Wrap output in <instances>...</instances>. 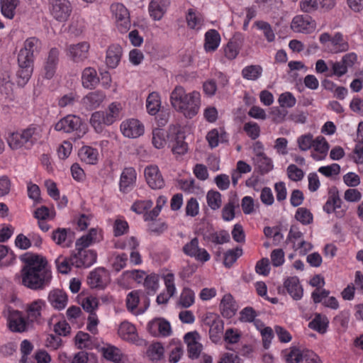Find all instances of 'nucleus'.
I'll list each match as a JSON object with an SVG mask.
<instances>
[{"label":"nucleus","instance_id":"obj_18","mask_svg":"<svg viewBox=\"0 0 363 363\" xmlns=\"http://www.w3.org/2000/svg\"><path fill=\"white\" fill-rule=\"evenodd\" d=\"M205 323L209 326L210 338L213 342H217L223 331V322L216 314L208 313L205 318Z\"/></svg>","mask_w":363,"mask_h":363},{"label":"nucleus","instance_id":"obj_60","mask_svg":"<svg viewBox=\"0 0 363 363\" xmlns=\"http://www.w3.org/2000/svg\"><path fill=\"white\" fill-rule=\"evenodd\" d=\"M277 101L281 108H291L296 105V99L292 93L285 91L279 96Z\"/></svg>","mask_w":363,"mask_h":363},{"label":"nucleus","instance_id":"obj_20","mask_svg":"<svg viewBox=\"0 0 363 363\" xmlns=\"http://www.w3.org/2000/svg\"><path fill=\"white\" fill-rule=\"evenodd\" d=\"M60 52L56 48L50 49L48 57L45 60L43 70V75L46 79L54 77L59 61Z\"/></svg>","mask_w":363,"mask_h":363},{"label":"nucleus","instance_id":"obj_56","mask_svg":"<svg viewBox=\"0 0 363 363\" xmlns=\"http://www.w3.org/2000/svg\"><path fill=\"white\" fill-rule=\"evenodd\" d=\"M164 349L160 342H155L150 345L147 349V354L152 361H158L163 358Z\"/></svg>","mask_w":363,"mask_h":363},{"label":"nucleus","instance_id":"obj_28","mask_svg":"<svg viewBox=\"0 0 363 363\" xmlns=\"http://www.w3.org/2000/svg\"><path fill=\"white\" fill-rule=\"evenodd\" d=\"M137 178V174L134 168H125L120 178V190L124 193L129 191L135 185Z\"/></svg>","mask_w":363,"mask_h":363},{"label":"nucleus","instance_id":"obj_33","mask_svg":"<svg viewBox=\"0 0 363 363\" xmlns=\"http://www.w3.org/2000/svg\"><path fill=\"white\" fill-rule=\"evenodd\" d=\"M243 41V37L241 34H236L227 43L224 48L225 56L228 60H234L239 54L240 48Z\"/></svg>","mask_w":363,"mask_h":363},{"label":"nucleus","instance_id":"obj_47","mask_svg":"<svg viewBox=\"0 0 363 363\" xmlns=\"http://www.w3.org/2000/svg\"><path fill=\"white\" fill-rule=\"evenodd\" d=\"M262 67L258 65H252L245 67L241 72L242 77L247 80L256 81L262 74Z\"/></svg>","mask_w":363,"mask_h":363},{"label":"nucleus","instance_id":"obj_23","mask_svg":"<svg viewBox=\"0 0 363 363\" xmlns=\"http://www.w3.org/2000/svg\"><path fill=\"white\" fill-rule=\"evenodd\" d=\"M329 147V144L324 137H316L312 146L313 151L311 155V157L316 161L325 160L328 155Z\"/></svg>","mask_w":363,"mask_h":363},{"label":"nucleus","instance_id":"obj_37","mask_svg":"<svg viewBox=\"0 0 363 363\" xmlns=\"http://www.w3.org/2000/svg\"><path fill=\"white\" fill-rule=\"evenodd\" d=\"M189 93L187 94L182 86H177L171 93L170 102L172 106L178 111L188 99Z\"/></svg>","mask_w":363,"mask_h":363},{"label":"nucleus","instance_id":"obj_44","mask_svg":"<svg viewBox=\"0 0 363 363\" xmlns=\"http://www.w3.org/2000/svg\"><path fill=\"white\" fill-rule=\"evenodd\" d=\"M283 354L287 363H300L306 356L303 351L296 347H291L284 350Z\"/></svg>","mask_w":363,"mask_h":363},{"label":"nucleus","instance_id":"obj_5","mask_svg":"<svg viewBox=\"0 0 363 363\" xmlns=\"http://www.w3.org/2000/svg\"><path fill=\"white\" fill-rule=\"evenodd\" d=\"M55 130L67 133L76 132L78 138L86 133V128L81 118L76 115H67L61 118L55 123Z\"/></svg>","mask_w":363,"mask_h":363},{"label":"nucleus","instance_id":"obj_14","mask_svg":"<svg viewBox=\"0 0 363 363\" xmlns=\"http://www.w3.org/2000/svg\"><path fill=\"white\" fill-rule=\"evenodd\" d=\"M144 176L147 184L151 189H160L164 186V180L157 165L147 166L144 169Z\"/></svg>","mask_w":363,"mask_h":363},{"label":"nucleus","instance_id":"obj_10","mask_svg":"<svg viewBox=\"0 0 363 363\" xmlns=\"http://www.w3.org/2000/svg\"><path fill=\"white\" fill-rule=\"evenodd\" d=\"M182 250L186 255L194 257L201 262H206L211 259V255L207 250L199 247L197 238L191 239L190 242L185 244Z\"/></svg>","mask_w":363,"mask_h":363},{"label":"nucleus","instance_id":"obj_35","mask_svg":"<svg viewBox=\"0 0 363 363\" xmlns=\"http://www.w3.org/2000/svg\"><path fill=\"white\" fill-rule=\"evenodd\" d=\"M186 21L189 29L196 31L201 30L204 25L203 16L193 9H188L186 15Z\"/></svg>","mask_w":363,"mask_h":363},{"label":"nucleus","instance_id":"obj_53","mask_svg":"<svg viewBox=\"0 0 363 363\" xmlns=\"http://www.w3.org/2000/svg\"><path fill=\"white\" fill-rule=\"evenodd\" d=\"M342 201L337 194H330L325 205L323 206V211L328 214L335 211L337 209L341 208Z\"/></svg>","mask_w":363,"mask_h":363},{"label":"nucleus","instance_id":"obj_36","mask_svg":"<svg viewBox=\"0 0 363 363\" xmlns=\"http://www.w3.org/2000/svg\"><path fill=\"white\" fill-rule=\"evenodd\" d=\"M122 48L119 45H112L106 52V63L110 68H116L121 61Z\"/></svg>","mask_w":363,"mask_h":363},{"label":"nucleus","instance_id":"obj_27","mask_svg":"<svg viewBox=\"0 0 363 363\" xmlns=\"http://www.w3.org/2000/svg\"><path fill=\"white\" fill-rule=\"evenodd\" d=\"M284 289L294 300H300L303 297V289L297 277H290L284 281Z\"/></svg>","mask_w":363,"mask_h":363},{"label":"nucleus","instance_id":"obj_39","mask_svg":"<svg viewBox=\"0 0 363 363\" xmlns=\"http://www.w3.org/2000/svg\"><path fill=\"white\" fill-rule=\"evenodd\" d=\"M220 43V36L218 32L215 29H211L205 34L204 48L206 52H213L219 46Z\"/></svg>","mask_w":363,"mask_h":363},{"label":"nucleus","instance_id":"obj_13","mask_svg":"<svg viewBox=\"0 0 363 363\" xmlns=\"http://www.w3.org/2000/svg\"><path fill=\"white\" fill-rule=\"evenodd\" d=\"M88 284L92 289H104L110 282V277L107 270L98 267L89 273Z\"/></svg>","mask_w":363,"mask_h":363},{"label":"nucleus","instance_id":"obj_46","mask_svg":"<svg viewBox=\"0 0 363 363\" xmlns=\"http://www.w3.org/2000/svg\"><path fill=\"white\" fill-rule=\"evenodd\" d=\"M90 124L97 133H101L106 125V119L102 111L94 112L90 118Z\"/></svg>","mask_w":363,"mask_h":363},{"label":"nucleus","instance_id":"obj_30","mask_svg":"<svg viewBox=\"0 0 363 363\" xmlns=\"http://www.w3.org/2000/svg\"><path fill=\"white\" fill-rule=\"evenodd\" d=\"M106 119V125H111L123 116V106L119 102H112L105 111H102Z\"/></svg>","mask_w":363,"mask_h":363},{"label":"nucleus","instance_id":"obj_62","mask_svg":"<svg viewBox=\"0 0 363 363\" xmlns=\"http://www.w3.org/2000/svg\"><path fill=\"white\" fill-rule=\"evenodd\" d=\"M314 140L311 133H306L298 136L296 143L299 150L306 152L312 148Z\"/></svg>","mask_w":363,"mask_h":363},{"label":"nucleus","instance_id":"obj_42","mask_svg":"<svg viewBox=\"0 0 363 363\" xmlns=\"http://www.w3.org/2000/svg\"><path fill=\"white\" fill-rule=\"evenodd\" d=\"M79 155L80 159L86 164H94L98 161L99 152L90 146H84L80 149Z\"/></svg>","mask_w":363,"mask_h":363},{"label":"nucleus","instance_id":"obj_21","mask_svg":"<svg viewBox=\"0 0 363 363\" xmlns=\"http://www.w3.org/2000/svg\"><path fill=\"white\" fill-rule=\"evenodd\" d=\"M170 5V0H151L148 5V11L154 21H160L166 13Z\"/></svg>","mask_w":363,"mask_h":363},{"label":"nucleus","instance_id":"obj_8","mask_svg":"<svg viewBox=\"0 0 363 363\" xmlns=\"http://www.w3.org/2000/svg\"><path fill=\"white\" fill-rule=\"evenodd\" d=\"M290 27L294 33L311 34L316 28V22L311 16L298 14L292 18Z\"/></svg>","mask_w":363,"mask_h":363},{"label":"nucleus","instance_id":"obj_24","mask_svg":"<svg viewBox=\"0 0 363 363\" xmlns=\"http://www.w3.org/2000/svg\"><path fill=\"white\" fill-rule=\"evenodd\" d=\"M164 281L166 288V292L160 293L157 296L156 301L158 304H165L169 299L176 293L174 284V276L172 273H167L164 276Z\"/></svg>","mask_w":363,"mask_h":363},{"label":"nucleus","instance_id":"obj_25","mask_svg":"<svg viewBox=\"0 0 363 363\" xmlns=\"http://www.w3.org/2000/svg\"><path fill=\"white\" fill-rule=\"evenodd\" d=\"M220 310L222 315L226 318H231L236 314L238 305L230 294H226L223 296L220 303Z\"/></svg>","mask_w":363,"mask_h":363},{"label":"nucleus","instance_id":"obj_3","mask_svg":"<svg viewBox=\"0 0 363 363\" xmlns=\"http://www.w3.org/2000/svg\"><path fill=\"white\" fill-rule=\"evenodd\" d=\"M319 41L328 52L337 54L349 50V43L340 32H336L333 36L328 33H323L319 37Z\"/></svg>","mask_w":363,"mask_h":363},{"label":"nucleus","instance_id":"obj_51","mask_svg":"<svg viewBox=\"0 0 363 363\" xmlns=\"http://www.w3.org/2000/svg\"><path fill=\"white\" fill-rule=\"evenodd\" d=\"M161 106L160 97L158 93L152 92L146 100V108L150 115H155L160 110Z\"/></svg>","mask_w":363,"mask_h":363},{"label":"nucleus","instance_id":"obj_15","mask_svg":"<svg viewBox=\"0 0 363 363\" xmlns=\"http://www.w3.org/2000/svg\"><path fill=\"white\" fill-rule=\"evenodd\" d=\"M122 134L128 138H136L144 133V126L138 119L129 118L120 125Z\"/></svg>","mask_w":363,"mask_h":363},{"label":"nucleus","instance_id":"obj_17","mask_svg":"<svg viewBox=\"0 0 363 363\" xmlns=\"http://www.w3.org/2000/svg\"><path fill=\"white\" fill-rule=\"evenodd\" d=\"M140 294L141 292L140 291L134 290L128 293L126 297V307L128 311L136 315L143 314L150 305V301L147 299L143 308L138 306Z\"/></svg>","mask_w":363,"mask_h":363},{"label":"nucleus","instance_id":"obj_64","mask_svg":"<svg viewBox=\"0 0 363 363\" xmlns=\"http://www.w3.org/2000/svg\"><path fill=\"white\" fill-rule=\"evenodd\" d=\"M55 264L58 272L61 274H67L71 271L73 265L71 264V256L69 257L59 255L55 259Z\"/></svg>","mask_w":363,"mask_h":363},{"label":"nucleus","instance_id":"obj_61","mask_svg":"<svg viewBox=\"0 0 363 363\" xmlns=\"http://www.w3.org/2000/svg\"><path fill=\"white\" fill-rule=\"evenodd\" d=\"M194 292L189 288H185L181 293L179 305L182 308H189L194 303Z\"/></svg>","mask_w":363,"mask_h":363},{"label":"nucleus","instance_id":"obj_34","mask_svg":"<svg viewBox=\"0 0 363 363\" xmlns=\"http://www.w3.org/2000/svg\"><path fill=\"white\" fill-rule=\"evenodd\" d=\"M99 82V78L96 69L93 67H86L82 74V86L86 89H92Z\"/></svg>","mask_w":363,"mask_h":363},{"label":"nucleus","instance_id":"obj_32","mask_svg":"<svg viewBox=\"0 0 363 363\" xmlns=\"http://www.w3.org/2000/svg\"><path fill=\"white\" fill-rule=\"evenodd\" d=\"M48 298L50 305L59 311L64 309L68 301L67 294L58 289L50 291Z\"/></svg>","mask_w":363,"mask_h":363},{"label":"nucleus","instance_id":"obj_48","mask_svg":"<svg viewBox=\"0 0 363 363\" xmlns=\"http://www.w3.org/2000/svg\"><path fill=\"white\" fill-rule=\"evenodd\" d=\"M33 72V67L18 65L16 82L18 86H24L29 81Z\"/></svg>","mask_w":363,"mask_h":363},{"label":"nucleus","instance_id":"obj_52","mask_svg":"<svg viewBox=\"0 0 363 363\" xmlns=\"http://www.w3.org/2000/svg\"><path fill=\"white\" fill-rule=\"evenodd\" d=\"M206 202L211 210H218L222 205L221 194L215 190L208 191L206 194Z\"/></svg>","mask_w":363,"mask_h":363},{"label":"nucleus","instance_id":"obj_11","mask_svg":"<svg viewBox=\"0 0 363 363\" xmlns=\"http://www.w3.org/2000/svg\"><path fill=\"white\" fill-rule=\"evenodd\" d=\"M90 45L87 42H80L67 46V56L74 62L79 63L87 59Z\"/></svg>","mask_w":363,"mask_h":363},{"label":"nucleus","instance_id":"obj_7","mask_svg":"<svg viewBox=\"0 0 363 363\" xmlns=\"http://www.w3.org/2000/svg\"><path fill=\"white\" fill-rule=\"evenodd\" d=\"M97 254L93 250L77 247L71 254V264L77 268L89 267L96 262Z\"/></svg>","mask_w":363,"mask_h":363},{"label":"nucleus","instance_id":"obj_50","mask_svg":"<svg viewBox=\"0 0 363 363\" xmlns=\"http://www.w3.org/2000/svg\"><path fill=\"white\" fill-rule=\"evenodd\" d=\"M255 162L262 174H266L273 169L272 160L263 152L257 154Z\"/></svg>","mask_w":363,"mask_h":363},{"label":"nucleus","instance_id":"obj_45","mask_svg":"<svg viewBox=\"0 0 363 363\" xmlns=\"http://www.w3.org/2000/svg\"><path fill=\"white\" fill-rule=\"evenodd\" d=\"M75 345L79 349H93L96 344L91 337L86 333L79 331L75 336Z\"/></svg>","mask_w":363,"mask_h":363},{"label":"nucleus","instance_id":"obj_49","mask_svg":"<svg viewBox=\"0 0 363 363\" xmlns=\"http://www.w3.org/2000/svg\"><path fill=\"white\" fill-rule=\"evenodd\" d=\"M7 142L12 150L27 149V143L25 142V138L21 131L12 133L8 137Z\"/></svg>","mask_w":363,"mask_h":363},{"label":"nucleus","instance_id":"obj_57","mask_svg":"<svg viewBox=\"0 0 363 363\" xmlns=\"http://www.w3.org/2000/svg\"><path fill=\"white\" fill-rule=\"evenodd\" d=\"M144 286L148 295L155 294L159 288V277L155 274L147 275L144 279Z\"/></svg>","mask_w":363,"mask_h":363},{"label":"nucleus","instance_id":"obj_38","mask_svg":"<svg viewBox=\"0 0 363 363\" xmlns=\"http://www.w3.org/2000/svg\"><path fill=\"white\" fill-rule=\"evenodd\" d=\"M172 140V151L175 155H184L188 150V145L184 141V133L180 130H177Z\"/></svg>","mask_w":363,"mask_h":363},{"label":"nucleus","instance_id":"obj_43","mask_svg":"<svg viewBox=\"0 0 363 363\" xmlns=\"http://www.w3.org/2000/svg\"><path fill=\"white\" fill-rule=\"evenodd\" d=\"M206 140L209 146L214 148L218 145L220 143H225L228 140V135L225 132L220 130L213 129L209 131L206 135Z\"/></svg>","mask_w":363,"mask_h":363},{"label":"nucleus","instance_id":"obj_16","mask_svg":"<svg viewBox=\"0 0 363 363\" xmlns=\"http://www.w3.org/2000/svg\"><path fill=\"white\" fill-rule=\"evenodd\" d=\"M200 335L196 331L189 332L184 335V342L187 345L189 356L191 359L198 358L203 348L199 342Z\"/></svg>","mask_w":363,"mask_h":363},{"label":"nucleus","instance_id":"obj_58","mask_svg":"<svg viewBox=\"0 0 363 363\" xmlns=\"http://www.w3.org/2000/svg\"><path fill=\"white\" fill-rule=\"evenodd\" d=\"M40 41L38 38L31 37L25 40L23 47L21 50L35 56V53L40 52Z\"/></svg>","mask_w":363,"mask_h":363},{"label":"nucleus","instance_id":"obj_2","mask_svg":"<svg viewBox=\"0 0 363 363\" xmlns=\"http://www.w3.org/2000/svg\"><path fill=\"white\" fill-rule=\"evenodd\" d=\"M2 314L6 318L8 327L12 332L23 333L33 328L28 318L24 317L21 311L10 306L4 307Z\"/></svg>","mask_w":363,"mask_h":363},{"label":"nucleus","instance_id":"obj_55","mask_svg":"<svg viewBox=\"0 0 363 363\" xmlns=\"http://www.w3.org/2000/svg\"><path fill=\"white\" fill-rule=\"evenodd\" d=\"M15 259L13 252L8 247L0 245V266H9L14 262Z\"/></svg>","mask_w":363,"mask_h":363},{"label":"nucleus","instance_id":"obj_63","mask_svg":"<svg viewBox=\"0 0 363 363\" xmlns=\"http://www.w3.org/2000/svg\"><path fill=\"white\" fill-rule=\"evenodd\" d=\"M235 206L236 202L234 200H230L224 205L221 211V217L224 221L229 222L235 218Z\"/></svg>","mask_w":363,"mask_h":363},{"label":"nucleus","instance_id":"obj_9","mask_svg":"<svg viewBox=\"0 0 363 363\" xmlns=\"http://www.w3.org/2000/svg\"><path fill=\"white\" fill-rule=\"evenodd\" d=\"M47 308L45 301L38 298L26 304L24 310L26 317L33 326L35 323L39 324L43 320V313Z\"/></svg>","mask_w":363,"mask_h":363},{"label":"nucleus","instance_id":"obj_59","mask_svg":"<svg viewBox=\"0 0 363 363\" xmlns=\"http://www.w3.org/2000/svg\"><path fill=\"white\" fill-rule=\"evenodd\" d=\"M330 72L326 74L328 77L337 76L338 77L343 76L347 72V65L340 61L329 62Z\"/></svg>","mask_w":363,"mask_h":363},{"label":"nucleus","instance_id":"obj_6","mask_svg":"<svg viewBox=\"0 0 363 363\" xmlns=\"http://www.w3.org/2000/svg\"><path fill=\"white\" fill-rule=\"evenodd\" d=\"M51 16L57 22L65 23L72 13V5L69 0H48Z\"/></svg>","mask_w":363,"mask_h":363},{"label":"nucleus","instance_id":"obj_19","mask_svg":"<svg viewBox=\"0 0 363 363\" xmlns=\"http://www.w3.org/2000/svg\"><path fill=\"white\" fill-rule=\"evenodd\" d=\"M103 240V232L101 229L92 228L89 233L82 235L77 240L75 246L77 247L86 249L89 246L99 242Z\"/></svg>","mask_w":363,"mask_h":363},{"label":"nucleus","instance_id":"obj_26","mask_svg":"<svg viewBox=\"0 0 363 363\" xmlns=\"http://www.w3.org/2000/svg\"><path fill=\"white\" fill-rule=\"evenodd\" d=\"M52 239L62 247H69L73 242V233L70 229L59 228L52 233Z\"/></svg>","mask_w":363,"mask_h":363},{"label":"nucleus","instance_id":"obj_31","mask_svg":"<svg viewBox=\"0 0 363 363\" xmlns=\"http://www.w3.org/2000/svg\"><path fill=\"white\" fill-rule=\"evenodd\" d=\"M25 142L27 143V149L31 148L42 138L43 130L38 125L32 124L21 130Z\"/></svg>","mask_w":363,"mask_h":363},{"label":"nucleus","instance_id":"obj_54","mask_svg":"<svg viewBox=\"0 0 363 363\" xmlns=\"http://www.w3.org/2000/svg\"><path fill=\"white\" fill-rule=\"evenodd\" d=\"M102 352L104 357L110 361L113 362L114 363H120L121 361L122 354L121 350L111 345H108L107 347H104L102 349Z\"/></svg>","mask_w":363,"mask_h":363},{"label":"nucleus","instance_id":"obj_4","mask_svg":"<svg viewBox=\"0 0 363 363\" xmlns=\"http://www.w3.org/2000/svg\"><path fill=\"white\" fill-rule=\"evenodd\" d=\"M110 11L118 30L121 33H127L131 27L128 9L121 3H113L110 6Z\"/></svg>","mask_w":363,"mask_h":363},{"label":"nucleus","instance_id":"obj_40","mask_svg":"<svg viewBox=\"0 0 363 363\" xmlns=\"http://www.w3.org/2000/svg\"><path fill=\"white\" fill-rule=\"evenodd\" d=\"M328 324L329 320L325 315L316 313L313 320L308 323V327L320 334H324L327 331Z\"/></svg>","mask_w":363,"mask_h":363},{"label":"nucleus","instance_id":"obj_1","mask_svg":"<svg viewBox=\"0 0 363 363\" xmlns=\"http://www.w3.org/2000/svg\"><path fill=\"white\" fill-rule=\"evenodd\" d=\"M21 260L25 264L21 271V282L24 286L32 290H40L50 284L52 272L43 257L25 254Z\"/></svg>","mask_w":363,"mask_h":363},{"label":"nucleus","instance_id":"obj_12","mask_svg":"<svg viewBox=\"0 0 363 363\" xmlns=\"http://www.w3.org/2000/svg\"><path fill=\"white\" fill-rule=\"evenodd\" d=\"M200 106V93L194 91L189 93V96L184 103V106L177 111L182 113L186 118H192L199 113Z\"/></svg>","mask_w":363,"mask_h":363},{"label":"nucleus","instance_id":"obj_22","mask_svg":"<svg viewBox=\"0 0 363 363\" xmlns=\"http://www.w3.org/2000/svg\"><path fill=\"white\" fill-rule=\"evenodd\" d=\"M118 333L125 341L137 345L140 344V339L135 325L128 321H123L120 324Z\"/></svg>","mask_w":363,"mask_h":363},{"label":"nucleus","instance_id":"obj_29","mask_svg":"<svg viewBox=\"0 0 363 363\" xmlns=\"http://www.w3.org/2000/svg\"><path fill=\"white\" fill-rule=\"evenodd\" d=\"M106 94L102 91H91L82 99V105L88 110L97 108L104 102Z\"/></svg>","mask_w":363,"mask_h":363},{"label":"nucleus","instance_id":"obj_41","mask_svg":"<svg viewBox=\"0 0 363 363\" xmlns=\"http://www.w3.org/2000/svg\"><path fill=\"white\" fill-rule=\"evenodd\" d=\"M19 4V0H0L2 15L8 19H13L15 16L16 9Z\"/></svg>","mask_w":363,"mask_h":363}]
</instances>
